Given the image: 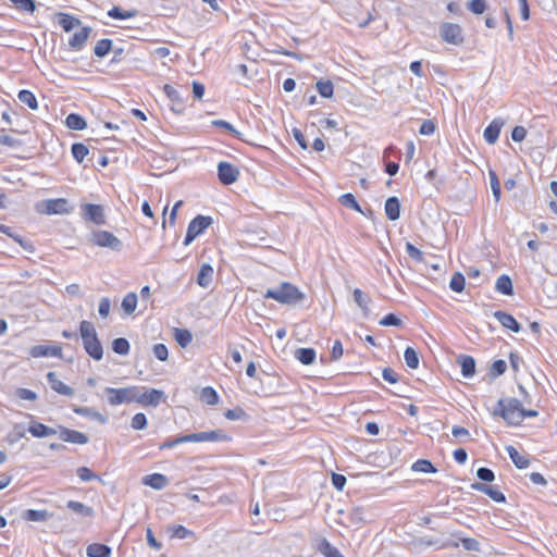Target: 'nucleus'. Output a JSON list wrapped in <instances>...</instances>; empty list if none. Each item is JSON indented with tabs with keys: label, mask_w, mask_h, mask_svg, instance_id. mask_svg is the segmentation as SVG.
Instances as JSON below:
<instances>
[{
	"label": "nucleus",
	"mask_w": 557,
	"mask_h": 557,
	"mask_svg": "<svg viewBox=\"0 0 557 557\" xmlns=\"http://www.w3.org/2000/svg\"><path fill=\"white\" fill-rule=\"evenodd\" d=\"M317 89L321 97L331 98L334 94V86L331 81H319L317 83Z\"/></svg>",
	"instance_id": "54"
},
{
	"label": "nucleus",
	"mask_w": 557,
	"mask_h": 557,
	"mask_svg": "<svg viewBox=\"0 0 557 557\" xmlns=\"http://www.w3.org/2000/svg\"><path fill=\"white\" fill-rule=\"evenodd\" d=\"M138 297L134 292L128 293L122 300L121 307L126 314H132L137 307Z\"/></svg>",
	"instance_id": "40"
},
{
	"label": "nucleus",
	"mask_w": 557,
	"mask_h": 557,
	"mask_svg": "<svg viewBox=\"0 0 557 557\" xmlns=\"http://www.w3.org/2000/svg\"><path fill=\"white\" fill-rule=\"evenodd\" d=\"M317 549L325 557H344L325 537L319 541Z\"/></svg>",
	"instance_id": "38"
},
{
	"label": "nucleus",
	"mask_w": 557,
	"mask_h": 557,
	"mask_svg": "<svg viewBox=\"0 0 557 557\" xmlns=\"http://www.w3.org/2000/svg\"><path fill=\"white\" fill-rule=\"evenodd\" d=\"M506 450L518 469H525L530 465V460L527 456H522L513 446H507Z\"/></svg>",
	"instance_id": "34"
},
{
	"label": "nucleus",
	"mask_w": 557,
	"mask_h": 557,
	"mask_svg": "<svg viewBox=\"0 0 557 557\" xmlns=\"http://www.w3.org/2000/svg\"><path fill=\"white\" fill-rule=\"evenodd\" d=\"M458 363L461 367V374L463 377L470 379L474 376L476 363L473 357L460 355L458 357Z\"/></svg>",
	"instance_id": "26"
},
{
	"label": "nucleus",
	"mask_w": 557,
	"mask_h": 557,
	"mask_svg": "<svg viewBox=\"0 0 557 557\" xmlns=\"http://www.w3.org/2000/svg\"><path fill=\"white\" fill-rule=\"evenodd\" d=\"M29 355L33 358H42V357H61L62 348L60 346L53 345H36L33 346L29 350Z\"/></svg>",
	"instance_id": "16"
},
{
	"label": "nucleus",
	"mask_w": 557,
	"mask_h": 557,
	"mask_svg": "<svg viewBox=\"0 0 557 557\" xmlns=\"http://www.w3.org/2000/svg\"><path fill=\"white\" fill-rule=\"evenodd\" d=\"M129 342L124 337L115 338L112 342V350L121 356H126L129 352Z\"/></svg>",
	"instance_id": "48"
},
{
	"label": "nucleus",
	"mask_w": 557,
	"mask_h": 557,
	"mask_svg": "<svg viewBox=\"0 0 557 557\" xmlns=\"http://www.w3.org/2000/svg\"><path fill=\"white\" fill-rule=\"evenodd\" d=\"M354 300L357 306L363 311L364 315L369 314V304L371 302V298L363 293L360 288H355L352 292Z\"/></svg>",
	"instance_id": "37"
},
{
	"label": "nucleus",
	"mask_w": 557,
	"mask_h": 557,
	"mask_svg": "<svg viewBox=\"0 0 557 557\" xmlns=\"http://www.w3.org/2000/svg\"><path fill=\"white\" fill-rule=\"evenodd\" d=\"M86 555L88 557H110L111 547L106 544L92 543L87 546Z\"/></svg>",
	"instance_id": "32"
},
{
	"label": "nucleus",
	"mask_w": 557,
	"mask_h": 557,
	"mask_svg": "<svg viewBox=\"0 0 557 557\" xmlns=\"http://www.w3.org/2000/svg\"><path fill=\"white\" fill-rule=\"evenodd\" d=\"M143 483L157 491L163 490L169 484V479L162 473H152L145 475Z\"/></svg>",
	"instance_id": "25"
},
{
	"label": "nucleus",
	"mask_w": 557,
	"mask_h": 557,
	"mask_svg": "<svg viewBox=\"0 0 557 557\" xmlns=\"http://www.w3.org/2000/svg\"><path fill=\"white\" fill-rule=\"evenodd\" d=\"M440 35L445 42L450 45L460 46L465 41L462 28L456 23H443L440 26Z\"/></svg>",
	"instance_id": "7"
},
{
	"label": "nucleus",
	"mask_w": 557,
	"mask_h": 557,
	"mask_svg": "<svg viewBox=\"0 0 557 557\" xmlns=\"http://www.w3.org/2000/svg\"><path fill=\"white\" fill-rule=\"evenodd\" d=\"M148 421L147 417L143 412L136 413L131 421V426L134 430H144L147 428Z\"/></svg>",
	"instance_id": "57"
},
{
	"label": "nucleus",
	"mask_w": 557,
	"mask_h": 557,
	"mask_svg": "<svg viewBox=\"0 0 557 557\" xmlns=\"http://www.w3.org/2000/svg\"><path fill=\"white\" fill-rule=\"evenodd\" d=\"M16 10L21 12L34 13L36 11L35 0H9Z\"/></svg>",
	"instance_id": "49"
},
{
	"label": "nucleus",
	"mask_w": 557,
	"mask_h": 557,
	"mask_svg": "<svg viewBox=\"0 0 557 557\" xmlns=\"http://www.w3.org/2000/svg\"><path fill=\"white\" fill-rule=\"evenodd\" d=\"M91 28L89 26H84L79 32L75 33L69 40V46L71 49L79 51L85 46Z\"/></svg>",
	"instance_id": "21"
},
{
	"label": "nucleus",
	"mask_w": 557,
	"mask_h": 557,
	"mask_svg": "<svg viewBox=\"0 0 557 557\" xmlns=\"http://www.w3.org/2000/svg\"><path fill=\"white\" fill-rule=\"evenodd\" d=\"M521 405L513 397L499 399L493 413L502 417L508 425L517 426L521 423Z\"/></svg>",
	"instance_id": "3"
},
{
	"label": "nucleus",
	"mask_w": 557,
	"mask_h": 557,
	"mask_svg": "<svg viewBox=\"0 0 557 557\" xmlns=\"http://www.w3.org/2000/svg\"><path fill=\"white\" fill-rule=\"evenodd\" d=\"M0 232L8 235L11 238H13L16 243H18L21 245V247L24 250H26L28 252L35 251L34 245L30 242L25 240L21 235L14 233L12 227L0 223Z\"/></svg>",
	"instance_id": "29"
},
{
	"label": "nucleus",
	"mask_w": 557,
	"mask_h": 557,
	"mask_svg": "<svg viewBox=\"0 0 557 557\" xmlns=\"http://www.w3.org/2000/svg\"><path fill=\"white\" fill-rule=\"evenodd\" d=\"M51 517L52 513L48 510L26 509L22 513L24 520L32 522H45Z\"/></svg>",
	"instance_id": "30"
},
{
	"label": "nucleus",
	"mask_w": 557,
	"mask_h": 557,
	"mask_svg": "<svg viewBox=\"0 0 557 557\" xmlns=\"http://www.w3.org/2000/svg\"><path fill=\"white\" fill-rule=\"evenodd\" d=\"M65 124L73 131H83L87 126L85 119L77 113H70L65 119Z\"/></svg>",
	"instance_id": "39"
},
{
	"label": "nucleus",
	"mask_w": 557,
	"mask_h": 557,
	"mask_svg": "<svg viewBox=\"0 0 557 557\" xmlns=\"http://www.w3.org/2000/svg\"><path fill=\"white\" fill-rule=\"evenodd\" d=\"M166 530L170 533L171 537H175V539H180V540L195 537L194 531H191L181 524L168 525Z\"/></svg>",
	"instance_id": "36"
},
{
	"label": "nucleus",
	"mask_w": 557,
	"mask_h": 557,
	"mask_svg": "<svg viewBox=\"0 0 557 557\" xmlns=\"http://www.w3.org/2000/svg\"><path fill=\"white\" fill-rule=\"evenodd\" d=\"M239 169L227 161L218 163V177L223 185H232L239 177Z\"/></svg>",
	"instance_id": "9"
},
{
	"label": "nucleus",
	"mask_w": 557,
	"mask_h": 557,
	"mask_svg": "<svg viewBox=\"0 0 557 557\" xmlns=\"http://www.w3.org/2000/svg\"><path fill=\"white\" fill-rule=\"evenodd\" d=\"M490 176V184L493 193V197L495 199V202H498L500 199L502 190H500V183L498 180V176L495 171L490 170L488 172Z\"/></svg>",
	"instance_id": "52"
},
{
	"label": "nucleus",
	"mask_w": 557,
	"mask_h": 557,
	"mask_svg": "<svg viewBox=\"0 0 557 557\" xmlns=\"http://www.w3.org/2000/svg\"><path fill=\"white\" fill-rule=\"evenodd\" d=\"M73 411L78 416L95 420L100 424H106L108 422V418L94 408L74 406Z\"/></svg>",
	"instance_id": "22"
},
{
	"label": "nucleus",
	"mask_w": 557,
	"mask_h": 557,
	"mask_svg": "<svg viewBox=\"0 0 557 557\" xmlns=\"http://www.w3.org/2000/svg\"><path fill=\"white\" fill-rule=\"evenodd\" d=\"M213 276V268L209 263H203L197 275V284L203 288H207Z\"/></svg>",
	"instance_id": "31"
},
{
	"label": "nucleus",
	"mask_w": 557,
	"mask_h": 557,
	"mask_svg": "<svg viewBox=\"0 0 557 557\" xmlns=\"http://www.w3.org/2000/svg\"><path fill=\"white\" fill-rule=\"evenodd\" d=\"M165 399V394L161 389L150 388L144 393H135V403L143 406L157 407L162 400Z\"/></svg>",
	"instance_id": "11"
},
{
	"label": "nucleus",
	"mask_w": 557,
	"mask_h": 557,
	"mask_svg": "<svg viewBox=\"0 0 557 557\" xmlns=\"http://www.w3.org/2000/svg\"><path fill=\"white\" fill-rule=\"evenodd\" d=\"M76 474L84 482H89L92 480L101 481L100 476L94 473L88 467H79L76 471Z\"/></svg>",
	"instance_id": "55"
},
{
	"label": "nucleus",
	"mask_w": 557,
	"mask_h": 557,
	"mask_svg": "<svg viewBox=\"0 0 557 557\" xmlns=\"http://www.w3.org/2000/svg\"><path fill=\"white\" fill-rule=\"evenodd\" d=\"M411 470L414 472L422 473H436L437 469L433 466V463L429 459H418L412 463Z\"/></svg>",
	"instance_id": "41"
},
{
	"label": "nucleus",
	"mask_w": 557,
	"mask_h": 557,
	"mask_svg": "<svg viewBox=\"0 0 557 557\" xmlns=\"http://www.w3.org/2000/svg\"><path fill=\"white\" fill-rule=\"evenodd\" d=\"M154 357L160 361H166L169 358V350L164 344H156L152 347Z\"/></svg>",
	"instance_id": "61"
},
{
	"label": "nucleus",
	"mask_w": 557,
	"mask_h": 557,
	"mask_svg": "<svg viewBox=\"0 0 557 557\" xmlns=\"http://www.w3.org/2000/svg\"><path fill=\"white\" fill-rule=\"evenodd\" d=\"M79 334L85 351L94 360H101L103 357V348L94 324L87 320L82 321L79 324Z\"/></svg>",
	"instance_id": "1"
},
{
	"label": "nucleus",
	"mask_w": 557,
	"mask_h": 557,
	"mask_svg": "<svg viewBox=\"0 0 557 557\" xmlns=\"http://www.w3.org/2000/svg\"><path fill=\"white\" fill-rule=\"evenodd\" d=\"M112 40L109 38L100 39L94 49V53L97 58H104L112 49Z\"/></svg>",
	"instance_id": "43"
},
{
	"label": "nucleus",
	"mask_w": 557,
	"mask_h": 557,
	"mask_svg": "<svg viewBox=\"0 0 557 557\" xmlns=\"http://www.w3.org/2000/svg\"><path fill=\"white\" fill-rule=\"evenodd\" d=\"M82 214L86 221H90L96 225L106 224L104 209L100 205L84 203L82 205Z\"/></svg>",
	"instance_id": "10"
},
{
	"label": "nucleus",
	"mask_w": 557,
	"mask_h": 557,
	"mask_svg": "<svg viewBox=\"0 0 557 557\" xmlns=\"http://www.w3.org/2000/svg\"><path fill=\"white\" fill-rule=\"evenodd\" d=\"M503 126L504 121L502 119H494L484 129L483 137L485 141L490 145L495 144Z\"/></svg>",
	"instance_id": "17"
},
{
	"label": "nucleus",
	"mask_w": 557,
	"mask_h": 557,
	"mask_svg": "<svg viewBox=\"0 0 557 557\" xmlns=\"http://www.w3.org/2000/svg\"><path fill=\"white\" fill-rule=\"evenodd\" d=\"M213 223V219L212 216H209V215H202V214H198L197 216H195L188 224L187 226V231H186V236H185V239H184V245L185 246H188L190 245L195 238L199 235H201L202 233H205V231L211 226Z\"/></svg>",
	"instance_id": "5"
},
{
	"label": "nucleus",
	"mask_w": 557,
	"mask_h": 557,
	"mask_svg": "<svg viewBox=\"0 0 557 557\" xmlns=\"http://www.w3.org/2000/svg\"><path fill=\"white\" fill-rule=\"evenodd\" d=\"M163 91L172 102L171 110L176 113H182L185 109V103L181 92L169 84L164 85Z\"/></svg>",
	"instance_id": "15"
},
{
	"label": "nucleus",
	"mask_w": 557,
	"mask_h": 557,
	"mask_svg": "<svg viewBox=\"0 0 557 557\" xmlns=\"http://www.w3.org/2000/svg\"><path fill=\"white\" fill-rule=\"evenodd\" d=\"M265 298L274 299L283 305H296L305 298V294L299 288L288 282H283L275 288L267 290Z\"/></svg>",
	"instance_id": "2"
},
{
	"label": "nucleus",
	"mask_w": 557,
	"mask_h": 557,
	"mask_svg": "<svg viewBox=\"0 0 557 557\" xmlns=\"http://www.w3.org/2000/svg\"><path fill=\"white\" fill-rule=\"evenodd\" d=\"M45 207L44 212L47 214H69L71 212L69 202L64 198L48 199L45 201Z\"/></svg>",
	"instance_id": "14"
},
{
	"label": "nucleus",
	"mask_w": 557,
	"mask_h": 557,
	"mask_svg": "<svg viewBox=\"0 0 557 557\" xmlns=\"http://www.w3.org/2000/svg\"><path fill=\"white\" fill-rule=\"evenodd\" d=\"M201 400L208 405H216L219 403V395L216 391L210 386L203 387L200 394Z\"/></svg>",
	"instance_id": "50"
},
{
	"label": "nucleus",
	"mask_w": 557,
	"mask_h": 557,
	"mask_svg": "<svg viewBox=\"0 0 557 557\" xmlns=\"http://www.w3.org/2000/svg\"><path fill=\"white\" fill-rule=\"evenodd\" d=\"M174 338L181 347L185 348L191 343L193 335L190 331L186 329H175Z\"/></svg>",
	"instance_id": "44"
},
{
	"label": "nucleus",
	"mask_w": 557,
	"mask_h": 557,
	"mask_svg": "<svg viewBox=\"0 0 557 557\" xmlns=\"http://www.w3.org/2000/svg\"><path fill=\"white\" fill-rule=\"evenodd\" d=\"M495 289L506 296L513 294L512 281L507 274L498 276L495 283Z\"/></svg>",
	"instance_id": "33"
},
{
	"label": "nucleus",
	"mask_w": 557,
	"mask_h": 557,
	"mask_svg": "<svg viewBox=\"0 0 557 557\" xmlns=\"http://www.w3.org/2000/svg\"><path fill=\"white\" fill-rule=\"evenodd\" d=\"M470 487L473 491L481 492L485 495H487L491 499H493L496 503H505L506 496L499 491L497 486L488 485L486 483L481 482H473Z\"/></svg>",
	"instance_id": "13"
},
{
	"label": "nucleus",
	"mask_w": 557,
	"mask_h": 557,
	"mask_svg": "<svg viewBox=\"0 0 557 557\" xmlns=\"http://www.w3.org/2000/svg\"><path fill=\"white\" fill-rule=\"evenodd\" d=\"M405 362L408 368L417 369L419 367V356L416 349L407 347L404 351Z\"/></svg>",
	"instance_id": "51"
},
{
	"label": "nucleus",
	"mask_w": 557,
	"mask_h": 557,
	"mask_svg": "<svg viewBox=\"0 0 557 557\" xmlns=\"http://www.w3.org/2000/svg\"><path fill=\"white\" fill-rule=\"evenodd\" d=\"M436 125L432 120H424L419 128V133L423 136H430L434 134Z\"/></svg>",
	"instance_id": "64"
},
{
	"label": "nucleus",
	"mask_w": 557,
	"mask_h": 557,
	"mask_svg": "<svg viewBox=\"0 0 557 557\" xmlns=\"http://www.w3.org/2000/svg\"><path fill=\"white\" fill-rule=\"evenodd\" d=\"M466 278L462 273L456 272L449 282V287L455 293H461L465 289Z\"/></svg>",
	"instance_id": "53"
},
{
	"label": "nucleus",
	"mask_w": 557,
	"mask_h": 557,
	"mask_svg": "<svg viewBox=\"0 0 557 557\" xmlns=\"http://www.w3.org/2000/svg\"><path fill=\"white\" fill-rule=\"evenodd\" d=\"M338 201L342 206L349 208L356 212H359V213L363 214L364 216H369L373 213V211L371 209H368V212L363 211L361 209L360 205L358 203V201L356 200V197L351 193L343 194L338 198Z\"/></svg>",
	"instance_id": "24"
},
{
	"label": "nucleus",
	"mask_w": 557,
	"mask_h": 557,
	"mask_svg": "<svg viewBox=\"0 0 557 557\" xmlns=\"http://www.w3.org/2000/svg\"><path fill=\"white\" fill-rule=\"evenodd\" d=\"M58 23L62 27V29L66 33L71 32L75 27L81 26L82 21L69 13L59 12L57 14Z\"/></svg>",
	"instance_id": "28"
},
{
	"label": "nucleus",
	"mask_w": 557,
	"mask_h": 557,
	"mask_svg": "<svg viewBox=\"0 0 557 557\" xmlns=\"http://www.w3.org/2000/svg\"><path fill=\"white\" fill-rule=\"evenodd\" d=\"M28 432L37 438L48 437L58 434V430L37 421H30Z\"/></svg>",
	"instance_id": "20"
},
{
	"label": "nucleus",
	"mask_w": 557,
	"mask_h": 557,
	"mask_svg": "<svg viewBox=\"0 0 557 557\" xmlns=\"http://www.w3.org/2000/svg\"><path fill=\"white\" fill-rule=\"evenodd\" d=\"M493 315L505 329H508L515 333H518L521 330V325L510 313L498 310L495 311Z\"/></svg>",
	"instance_id": "18"
},
{
	"label": "nucleus",
	"mask_w": 557,
	"mask_h": 557,
	"mask_svg": "<svg viewBox=\"0 0 557 557\" xmlns=\"http://www.w3.org/2000/svg\"><path fill=\"white\" fill-rule=\"evenodd\" d=\"M187 438L188 443L231 441V436L220 429L187 434Z\"/></svg>",
	"instance_id": "8"
},
{
	"label": "nucleus",
	"mask_w": 557,
	"mask_h": 557,
	"mask_svg": "<svg viewBox=\"0 0 557 557\" xmlns=\"http://www.w3.org/2000/svg\"><path fill=\"white\" fill-rule=\"evenodd\" d=\"M213 125L218 126V127H221V128H224L228 132H231L236 138L243 140V141H246L244 138H243V134L240 132H238L231 123H228L227 121H224V120H216V121H213L212 122Z\"/></svg>",
	"instance_id": "56"
},
{
	"label": "nucleus",
	"mask_w": 557,
	"mask_h": 557,
	"mask_svg": "<svg viewBox=\"0 0 557 557\" xmlns=\"http://www.w3.org/2000/svg\"><path fill=\"white\" fill-rule=\"evenodd\" d=\"M58 434L62 441L72 444L85 445L89 441L88 436L85 433L76 430H71L62 425L59 426Z\"/></svg>",
	"instance_id": "12"
},
{
	"label": "nucleus",
	"mask_w": 557,
	"mask_h": 557,
	"mask_svg": "<svg viewBox=\"0 0 557 557\" xmlns=\"http://www.w3.org/2000/svg\"><path fill=\"white\" fill-rule=\"evenodd\" d=\"M47 381L50 387L60 395L72 396L74 394V389L59 380L55 372H48Z\"/></svg>",
	"instance_id": "19"
},
{
	"label": "nucleus",
	"mask_w": 557,
	"mask_h": 557,
	"mask_svg": "<svg viewBox=\"0 0 557 557\" xmlns=\"http://www.w3.org/2000/svg\"><path fill=\"white\" fill-rule=\"evenodd\" d=\"M66 508L72 510L75 515L81 518H94L95 510L92 507L87 506L77 500H69L66 503Z\"/></svg>",
	"instance_id": "23"
},
{
	"label": "nucleus",
	"mask_w": 557,
	"mask_h": 557,
	"mask_svg": "<svg viewBox=\"0 0 557 557\" xmlns=\"http://www.w3.org/2000/svg\"><path fill=\"white\" fill-rule=\"evenodd\" d=\"M379 323L382 326H400L403 324L401 320L394 313L386 314Z\"/></svg>",
	"instance_id": "62"
},
{
	"label": "nucleus",
	"mask_w": 557,
	"mask_h": 557,
	"mask_svg": "<svg viewBox=\"0 0 557 557\" xmlns=\"http://www.w3.org/2000/svg\"><path fill=\"white\" fill-rule=\"evenodd\" d=\"M17 98L22 103L26 104L32 110H36L38 108L37 99L30 90H27V89L20 90Z\"/></svg>",
	"instance_id": "42"
},
{
	"label": "nucleus",
	"mask_w": 557,
	"mask_h": 557,
	"mask_svg": "<svg viewBox=\"0 0 557 557\" xmlns=\"http://www.w3.org/2000/svg\"><path fill=\"white\" fill-rule=\"evenodd\" d=\"M71 152H72L73 158L78 163H82L84 161L85 157L89 153V149L83 143H74L71 147Z\"/></svg>",
	"instance_id": "45"
},
{
	"label": "nucleus",
	"mask_w": 557,
	"mask_h": 557,
	"mask_svg": "<svg viewBox=\"0 0 557 557\" xmlns=\"http://www.w3.org/2000/svg\"><path fill=\"white\" fill-rule=\"evenodd\" d=\"M89 240L98 247L109 248L113 251L120 252L123 249V243L113 233L109 231H92Z\"/></svg>",
	"instance_id": "4"
},
{
	"label": "nucleus",
	"mask_w": 557,
	"mask_h": 557,
	"mask_svg": "<svg viewBox=\"0 0 557 557\" xmlns=\"http://www.w3.org/2000/svg\"><path fill=\"white\" fill-rule=\"evenodd\" d=\"M317 354L313 348H298L295 351V358L305 366L312 364L315 360Z\"/></svg>",
	"instance_id": "35"
},
{
	"label": "nucleus",
	"mask_w": 557,
	"mask_h": 557,
	"mask_svg": "<svg viewBox=\"0 0 557 557\" xmlns=\"http://www.w3.org/2000/svg\"><path fill=\"white\" fill-rule=\"evenodd\" d=\"M506 369H507L506 361L503 359H497L491 364V367L488 369V376L491 379H496V377L503 375L506 372Z\"/></svg>",
	"instance_id": "47"
},
{
	"label": "nucleus",
	"mask_w": 557,
	"mask_h": 557,
	"mask_svg": "<svg viewBox=\"0 0 557 557\" xmlns=\"http://www.w3.org/2000/svg\"><path fill=\"white\" fill-rule=\"evenodd\" d=\"M246 412L243 408L236 407L234 409H228L225 411L224 417L227 420L235 421V420H244L246 418Z\"/></svg>",
	"instance_id": "59"
},
{
	"label": "nucleus",
	"mask_w": 557,
	"mask_h": 557,
	"mask_svg": "<svg viewBox=\"0 0 557 557\" xmlns=\"http://www.w3.org/2000/svg\"><path fill=\"white\" fill-rule=\"evenodd\" d=\"M108 403L111 406H119L135 401V393H138L137 386H129L123 388L107 387Z\"/></svg>",
	"instance_id": "6"
},
{
	"label": "nucleus",
	"mask_w": 557,
	"mask_h": 557,
	"mask_svg": "<svg viewBox=\"0 0 557 557\" xmlns=\"http://www.w3.org/2000/svg\"><path fill=\"white\" fill-rule=\"evenodd\" d=\"M476 476L482 481L481 483L493 482L495 480L493 470L486 467L479 468L476 470Z\"/></svg>",
	"instance_id": "58"
},
{
	"label": "nucleus",
	"mask_w": 557,
	"mask_h": 557,
	"mask_svg": "<svg viewBox=\"0 0 557 557\" xmlns=\"http://www.w3.org/2000/svg\"><path fill=\"white\" fill-rule=\"evenodd\" d=\"M406 252L414 261H417V262L423 261V252L409 242L406 244Z\"/></svg>",
	"instance_id": "60"
},
{
	"label": "nucleus",
	"mask_w": 557,
	"mask_h": 557,
	"mask_svg": "<svg viewBox=\"0 0 557 557\" xmlns=\"http://www.w3.org/2000/svg\"><path fill=\"white\" fill-rule=\"evenodd\" d=\"M385 214L388 220L396 221L400 216V202L396 196L388 197L385 201Z\"/></svg>",
	"instance_id": "27"
},
{
	"label": "nucleus",
	"mask_w": 557,
	"mask_h": 557,
	"mask_svg": "<svg viewBox=\"0 0 557 557\" xmlns=\"http://www.w3.org/2000/svg\"><path fill=\"white\" fill-rule=\"evenodd\" d=\"M468 9L474 14H482L486 10L485 0H471L468 3Z\"/></svg>",
	"instance_id": "63"
},
{
	"label": "nucleus",
	"mask_w": 557,
	"mask_h": 557,
	"mask_svg": "<svg viewBox=\"0 0 557 557\" xmlns=\"http://www.w3.org/2000/svg\"><path fill=\"white\" fill-rule=\"evenodd\" d=\"M137 15L136 10L123 11L119 7H113L108 11V16L114 20H127Z\"/></svg>",
	"instance_id": "46"
}]
</instances>
